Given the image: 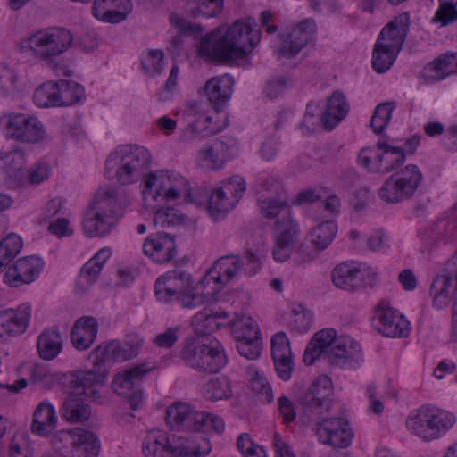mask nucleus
Returning a JSON list of instances; mask_svg holds the SVG:
<instances>
[{"instance_id": "30", "label": "nucleus", "mask_w": 457, "mask_h": 457, "mask_svg": "<svg viewBox=\"0 0 457 457\" xmlns=\"http://www.w3.org/2000/svg\"><path fill=\"white\" fill-rule=\"evenodd\" d=\"M154 369L150 363H140L113 376L112 387L120 395H129L137 384Z\"/></svg>"}, {"instance_id": "2", "label": "nucleus", "mask_w": 457, "mask_h": 457, "mask_svg": "<svg viewBox=\"0 0 457 457\" xmlns=\"http://www.w3.org/2000/svg\"><path fill=\"white\" fill-rule=\"evenodd\" d=\"M191 186L186 177L170 170L145 172L140 183L143 210H154L166 203L191 201Z\"/></svg>"}, {"instance_id": "62", "label": "nucleus", "mask_w": 457, "mask_h": 457, "mask_svg": "<svg viewBox=\"0 0 457 457\" xmlns=\"http://www.w3.org/2000/svg\"><path fill=\"white\" fill-rule=\"evenodd\" d=\"M393 110L391 103H383L376 107L370 120V126L376 134L381 133L388 125Z\"/></svg>"}, {"instance_id": "20", "label": "nucleus", "mask_w": 457, "mask_h": 457, "mask_svg": "<svg viewBox=\"0 0 457 457\" xmlns=\"http://www.w3.org/2000/svg\"><path fill=\"white\" fill-rule=\"evenodd\" d=\"M278 182L270 178L262 181L257 190L258 202L262 214L270 219L277 218L279 215H290L287 202L280 196L275 198V195L278 194Z\"/></svg>"}, {"instance_id": "36", "label": "nucleus", "mask_w": 457, "mask_h": 457, "mask_svg": "<svg viewBox=\"0 0 457 457\" xmlns=\"http://www.w3.org/2000/svg\"><path fill=\"white\" fill-rule=\"evenodd\" d=\"M453 74H457V53L441 54L422 71V77L427 81H437Z\"/></svg>"}, {"instance_id": "21", "label": "nucleus", "mask_w": 457, "mask_h": 457, "mask_svg": "<svg viewBox=\"0 0 457 457\" xmlns=\"http://www.w3.org/2000/svg\"><path fill=\"white\" fill-rule=\"evenodd\" d=\"M31 305L28 303L19 305L14 310L0 313V342H5L12 337L23 334L30 322Z\"/></svg>"}, {"instance_id": "48", "label": "nucleus", "mask_w": 457, "mask_h": 457, "mask_svg": "<svg viewBox=\"0 0 457 457\" xmlns=\"http://www.w3.org/2000/svg\"><path fill=\"white\" fill-rule=\"evenodd\" d=\"M148 211L154 212L153 221L157 228L168 229L182 225L187 220V216L172 207H163L162 205L154 210Z\"/></svg>"}, {"instance_id": "4", "label": "nucleus", "mask_w": 457, "mask_h": 457, "mask_svg": "<svg viewBox=\"0 0 457 457\" xmlns=\"http://www.w3.org/2000/svg\"><path fill=\"white\" fill-rule=\"evenodd\" d=\"M152 162V154L146 147L120 145L108 155L104 175L109 179H115L119 184L130 185L142 179Z\"/></svg>"}, {"instance_id": "6", "label": "nucleus", "mask_w": 457, "mask_h": 457, "mask_svg": "<svg viewBox=\"0 0 457 457\" xmlns=\"http://www.w3.org/2000/svg\"><path fill=\"white\" fill-rule=\"evenodd\" d=\"M456 415L434 404L422 405L412 411L405 420L409 432L425 442L436 440L450 431L456 423Z\"/></svg>"}, {"instance_id": "52", "label": "nucleus", "mask_w": 457, "mask_h": 457, "mask_svg": "<svg viewBox=\"0 0 457 457\" xmlns=\"http://www.w3.org/2000/svg\"><path fill=\"white\" fill-rule=\"evenodd\" d=\"M398 53V51L377 41L372 54L374 70L379 73L386 71L394 63Z\"/></svg>"}, {"instance_id": "9", "label": "nucleus", "mask_w": 457, "mask_h": 457, "mask_svg": "<svg viewBox=\"0 0 457 457\" xmlns=\"http://www.w3.org/2000/svg\"><path fill=\"white\" fill-rule=\"evenodd\" d=\"M51 445L63 457H97L101 447L94 433L81 428L57 431Z\"/></svg>"}, {"instance_id": "15", "label": "nucleus", "mask_w": 457, "mask_h": 457, "mask_svg": "<svg viewBox=\"0 0 457 457\" xmlns=\"http://www.w3.org/2000/svg\"><path fill=\"white\" fill-rule=\"evenodd\" d=\"M106 380V372L91 369L79 370L69 374L70 394L84 399L96 400Z\"/></svg>"}, {"instance_id": "19", "label": "nucleus", "mask_w": 457, "mask_h": 457, "mask_svg": "<svg viewBox=\"0 0 457 457\" xmlns=\"http://www.w3.org/2000/svg\"><path fill=\"white\" fill-rule=\"evenodd\" d=\"M378 330L385 337H405L410 331V323L388 303L380 302L375 312Z\"/></svg>"}, {"instance_id": "47", "label": "nucleus", "mask_w": 457, "mask_h": 457, "mask_svg": "<svg viewBox=\"0 0 457 457\" xmlns=\"http://www.w3.org/2000/svg\"><path fill=\"white\" fill-rule=\"evenodd\" d=\"M27 89L20 73L14 70L0 66V92L7 96H15Z\"/></svg>"}, {"instance_id": "42", "label": "nucleus", "mask_w": 457, "mask_h": 457, "mask_svg": "<svg viewBox=\"0 0 457 457\" xmlns=\"http://www.w3.org/2000/svg\"><path fill=\"white\" fill-rule=\"evenodd\" d=\"M300 227L291 215L278 219L273 229L274 242L295 246L299 240Z\"/></svg>"}, {"instance_id": "23", "label": "nucleus", "mask_w": 457, "mask_h": 457, "mask_svg": "<svg viewBox=\"0 0 457 457\" xmlns=\"http://www.w3.org/2000/svg\"><path fill=\"white\" fill-rule=\"evenodd\" d=\"M229 314L227 311L216 307L206 306L191 318L190 326L197 336H205L227 327Z\"/></svg>"}, {"instance_id": "13", "label": "nucleus", "mask_w": 457, "mask_h": 457, "mask_svg": "<svg viewBox=\"0 0 457 457\" xmlns=\"http://www.w3.org/2000/svg\"><path fill=\"white\" fill-rule=\"evenodd\" d=\"M318 441L334 449H345L353 440L354 433L344 418L324 419L316 425Z\"/></svg>"}, {"instance_id": "8", "label": "nucleus", "mask_w": 457, "mask_h": 457, "mask_svg": "<svg viewBox=\"0 0 457 457\" xmlns=\"http://www.w3.org/2000/svg\"><path fill=\"white\" fill-rule=\"evenodd\" d=\"M72 44L71 32L62 28H48L38 30L22 39L20 49L30 52L38 60L50 62L54 57L66 52Z\"/></svg>"}, {"instance_id": "49", "label": "nucleus", "mask_w": 457, "mask_h": 457, "mask_svg": "<svg viewBox=\"0 0 457 457\" xmlns=\"http://www.w3.org/2000/svg\"><path fill=\"white\" fill-rule=\"evenodd\" d=\"M246 377L253 391L262 402L270 403L273 400L271 386L262 371L250 365L246 370Z\"/></svg>"}, {"instance_id": "17", "label": "nucleus", "mask_w": 457, "mask_h": 457, "mask_svg": "<svg viewBox=\"0 0 457 457\" xmlns=\"http://www.w3.org/2000/svg\"><path fill=\"white\" fill-rule=\"evenodd\" d=\"M457 291V264L449 262L441 274L433 280L429 294L436 309L446 308Z\"/></svg>"}, {"instance_id": "11", "label": "nucleus", "mask_w": 457, "mask_h": 457, "mask_svg": "<svg viewBox=\"0 0 457 457\" xmlns=\"http://www.w3.org/2000/svg\"><path fill=\"white\" fill-rule=\"evenodd\" d=\"M246 190V182L239 175L222 180L211 191L207 210L214 220L223 219L242 199Z\"/></svg>"}, {"instance_id": "63", "label": "nucleus", "mask_w": 457, "mask_h": 457, "mask_svg": "<svg viewBox=\"0 0 457 457\" xmlns=\"http://www.w3.org/2000/svg\"><path fill=\"white\" fill-rule=\"evenodd\" d=\"M355 275L356 290L364 287L373 286L378 278V272L377 269L366 262H355Z\"/></svg>"}, {"instance_id": "55", "label": "nucleus", "mask_w": 457, "mask_h": 457, "mask_svg": "<svg viewBox=\"0 0 457 457\" xmlns=\"http://www.w3.org/2000/svg\"><path fill=\"white\" fill-rule=\"evenodd\" d=\"M51 173V163L46 160H39L24 172V186L39 185L47 180Z\"/></svg>"}, {"instance_id": "37", "label": "nucleus", "mask_w": 457, "mask_h": 457, "mask_svg": "<svg viewBox=\"0 0 457 457\" xmlns=\"http://www.w3.org/2000/svg\"><path fill=\"white\" fill-rule=\"evenodd\" d=\"M348 112L349 104L345 96L341 92L336 91L328 98L327 109L320 120L327 129H332L345 118Z\"/></svg>"}, {"instance_id": "35", "label": "nucleus", "mask_w": 457, "mask_h": 457, "mask_svg": "<svg viewBox=\"0 0 457 457\" xmlns=\"http://www.w3.org/2000/svg\"><path fill=\"white\" fill-rule=\"evenodd\" d=\"M225 162V145L220 141L205 144L195 154L196 166L204 170H218Z\"/></svg>"}, {"instance_id": "38", "label": "nucleus", "mask_w": 457, "mask_h": 457, "mask_svg": "<svg viewBox=\"0 0 457 457\" xmlns=\"http://www.w3.org/2000/svg\"><path fill=\"white\" fill-rule=\"evenodd\" d=\"M24 154L19 151L0 153V164H3L7 174L9 183L13 187H24L25 165Z\"/></svg>"}, {"instance_id": "58", "label": "nucleus", "mask_w": 457, "mask_h": 457, "mask_svg": "<svg viewBox=\"0 0 457 457\" xmlns=\"http://www.w3.org/2000/svg\"><path fill=\"white\" fill-rule=\"evenodd\" d=\"M195 422L196 424L194 432L221 433L225 427L220 417L203 411L197 412Z\"/></svg>"}, {"instance_id": "12", "label": "nucleus", "mask_w": 457, "mask_h": 457, "mask_svg": "<svg viewBox=\"0 0 457 457\" xmlns=\"http://www.w3.org/2000/svg\"><path fill=\"white\" fill-rule=\"evenodd\" d=\"M422 180L420 169L413 164L389 176L383 183L379 196L387 203H399L411 198Z\"/></svg>"}, {"instance_id": "45", "label": "nucleus", "mask_w": 457, "mask_h": 457, "mask_svg": "<svg viewBox=\"0 0 457 457\" xmlns=\"http://www.w3.org/2000/svg\"><path fill=\"white\" fill-rule=\"evenodd\" d=\"M331 278L337 288L356 291L355 262L337 264L332 270Z\"/></svg>"}, {"instance_id": "54", "label": "nucleus", "mask_w": 457, "mask_h": 457, "mask_svg": "<svg viewBox=\"0 0 457 457\" xmlns=\"http://www.w3.org/2000/svg\"><path fill=\"white\" fill-rule=\"evenodd\" d=\"M22 246L21 237L15 234L8 235L0 242V270L21 252Z\"/></svg>"}, {"instance_id": "46", "label": "nucleus", "mask_w": 457, "mask_h": 457, "mask_svg": "<svg viewBox=\"0 0 457 457\" xmlns=\"http://www.w3.org/2000/svg\"><path fill=\"white\" fill-rule=\"evenodd\" d=\"M230 328L235 338L250 337L261 335V330L256 320L245 312L236 313L227 325Z\"/></svg>"}, {"instance_id": "27", "label": "nucleus", "mask_w": 457, "mask_h": 457, "mask_svg": "<svg viewBox=\"0 0 457 457\" xmlns=\"http://www.w3.org/2000/svg\"><path fill=\"white\" fill-rule=\"evenodd\" d=\"M316 31L312 20H304L292 29L287 37L282 38L278 51L279 56L292 57L297 54L309 42Z\"/></svg>"}, {"instance_id": "25", "label": "nucleus", "mask_w": 457, "mask_h": 457, "mask_svg": "<svg viewBox=\"0 0 457 457\" xmlns=\"http://www.w3.org/2000/svg\"><path fill=\"white\" fill-rule=\"evenodd\" d=\"M143 253L154 262H170L177 253L175 237L167 233L150 235L143 244Z\"/></svg>"}, {"instance_id": "14", "label": "nucleus", "mask_w": 457, "mask_h": 457, "mask_svg": "<svg viewBox=\"0 0 457 457\" xmlns=\"http://www.w3.org/2000/svg\"><path fill=\"white\" fill-rule=\"evenodd\" d=\"M44 267V261L37 255L21 257L7 268L3 281L12 287L29 285L39 277Z\"/></svg>"}, {"instance_id": "32", "label": "nucleus", "mask_w": 457, "mask_h": 457, "mask_svg": "<svg viewBox=\"0 0 457 457\" xmlns=\"http://www.w3.org/2000/svg\"><path fill=\"white\" fill-rule=\"evenodd\" d=\"M330 361L339 365L354 368L361 361L360 345L349 336H339L336 340Z\"/></svg>"}, {"instance_id": "64", "label": "nucleus", "mask_w": 457, "mask_h": 457, "mask_svg": "<svg viewBox=\"0 0 457 457\" xmlns=\"http://www.w3.org/2000/svg\"><path fill=\"white\" fill-rule=\"evenodd\" d=\"M270 349L273 359L292 357L289 339L284 332H278L271 337Z\"/></svg>"}, {"instance_id": "33", "label": "nucleus", "mask_w": 457, "mask_h": 457, "mask_svg": "<svg viewBox=\"0 0 457 457\" xmlns=\"http://www.w3.org/2000/svg\"><path fill=\"white\" fill-rule=\"evenodd\" d=\"M57 424L58 416L54 405L48 400L39 403L33 412L32 433L47 436L56 428Z\"/></svg>"}, {"instance_id": "44", "label": "nucleus", "mask_w": 457, "mask_h": 457, "mask_svg": "<svg viewBox=\"0 0 457 457\" xmlns=\"http://www.w3.org/2000/svg\"><path fill=\"white\" fill-rule=\"evenodd\" d=\"M55 85L58 107L73 105L84 98V88L75 81L61 79Z\"/></svg>"}, {"instance_id": "61", "label": "nucleus", "mask_w": 457, "mask_h": 457, "mask_svg": "<svg viewBox=\"0 0 457 457\" xmlns=\"http://www.w3.org/2000/svg\"><path fill=\"white\" fill-rule=\"evenodd\" d=\"M204 395L212 401L227 399L231 395L230 385L224 378L212 379L205 386Z\"/></svg>"}, {"instance_id": "24", "label": "nucleus", "mask_w": 457, "mask_h": 457, "mask_svg": "<svg viewBox=\"0 0 457 457\" xmlns=\"http://www.w3.org/2000/svg\"><path fill=\"white\" fill-rule=\"evenodd\" d=\"M332 391L329 378L319 376L302 396V402L317 415L324 414L330 408Z\"/></svg>"}, {"instance_id": "56", "label": "nucleus", "mask_w": 457, "mask_h": 457, "mask_svg": "<svg viewBox=\"0 0 457 457\" xmlns=\"http://www.w3.org/2000/svg\"><path fill=\"white\" fill-rule=\"evenodd\" d=\"M236 347L241 356L248 360H256L262 351V340L261 335L236 339Z\"/></svg>"}, {"instance_id": "1", "label": "nucleus", "mask_w": 457, "mask_h": 457, "mask_svg": "<svg viewBox=\"0 0 457 457\" xmlns=\"http://www.w3.org/2000/svg\"><path fill=\"white\" fill-rule=\"evenodd\" d=\"M261 30L252 17L220 25L204 36L197 50L208 62H234L247 57L259 45Z\"/></svg>"}, {"instance_id": "22", "label": "nucleus", "mask_w": 457, "mask_h": 457, "mask_svg": "<svg viewBox=\"0 0 457 457\" xmlns=\"http://www.w3.org/2000/svg\"><path fill=\"white\" fill-rule=\"evenodd\" d=\"M145 457H182L183 448L172 443L169 434L161 429H151L142 442Z\"/></svg>"}, {"instance_id": "3", "label": "nucleus", "mask_w": 457, "mask_h": 457, "mask_svg": "<svg viewBox=\"0 0 457 457\" xmlns=\"http://www.w3.org/2000/svg\"><path fill=\"white\" fill-rule=\"evenodd\" d=\"M155 295L159 301H176L182 308L195 309L216 298L209 283L196 282L190 274L171 270L159 277L154 285Z\"/></svg>"}, {"instance_id": "29", "label": "nucleus", "mask_w": 457, "mask_h": 457, "mask_svg": "<svg viewBox=\"0 0 457 457\" xmlns=\"http://www.w3.org/2000/svg\"><path fill=\"white\" fill-rule=\"evenodd\" d=\"M338 337L333 328H324L316 332L304 351V363L312 365L320 357H326L330 360L336 340H337Z\"/></svg>"}, {"instance_id": "41", "label": "nucleus", "mask_w": 457, "mask_h": 457, "mask_svg": "<svg viewBox=\"0 0 457 457\" xmlns=\"http://www.w3.org/2000/svg\"><path fill=\"white\" fill-rule=\"evenodd\" d=\"M62 418L71 423H80L87 420L91 414L88 404L79 396L70 394L63 401L61 409Z\"/></svg>"}, {"instance_id": "34", "label": "nucleus", "mask_w": 457, "mask_h": 457, "mask_svg": "<svg viewBox=\"0 0 457 457\" xmlns=\"http://www.w3.org/2000/svg\"><path fill=\"white\" fill-rule=\"evenodd\" d=\"M97 332V320L90 316H83L75 321L71 328V344L77 350L85 351L92 345Z\"/></svg>"}, {"instance_id": "10", "label": "nucleus", "mask_w": 457, "mask_h": 457, "mask_svg": "<svg viewBox=\"0 0 457 457\" xmlns=\"http://www.w3.org/2000/svg\"><path fill=\"white\" fill-rule=\"evenodd\" d=\"M187 126L184 129L182 138L194 141L198 137L218 133L228 124L227 113L217 107L198 105L187 111Z\"/></svg>"}, {"instance_id": "59", "label": "nucleus", "mask_w": 457, "mask_h": 457, "mask_svg": "<svg viewBox=\"0 0 457 457\" xmlns=\"http://www.w3.org/2000/svg\"><path fill=\"white\" fill-rule=\"evenodd\" d=\"M164 56L159 50H147L141 55V65L144 71L154 76L160 73L164 67Z\"/></svg>"}, {"instance_id": "16", "label": "nucleus", "mask_w": 457, "mask_h": 457, "mask_svg": "<svg viewBox=\"0 0 457 457\" xmlns=\"http://www.w3.org/2000/svg\"><path fill=\"white\" fill-rule=\"evenodd\" d=\"M242 261L234 255L223 256L218 259L204 277V282L209 283L215 295L225 286L236 278L242 271Z\"/></svg>"}, {"instance_id": "18", "label": "nucleus", "mask_w": 457, "mask_h": 457, "mask_svg": "<svg viewBox=\"0 0 457 457\" xmlns=\"http://www.w3.org/2000/svg\"><path fill=\"white\" fill-rule=\"evenodd\" d=\"M6 126L11 137L25 143L38 142L46 135L41 121L37 117L25 113L11 114Z\"/></svg>"}, {"instance_id": "5", "label": "nucleus", "mask_w": 457, "mask_h": 457, "mask_svg": "<svg viewBox=\"0 0 457 457\" xmlns=\"http://www.w3.org/2000/svg\"><path fill=\"white\" fill-rule=\"evenodd\" d=\"M120 218L117 193L112 188H101L86 209L81 228L89 238L103 237L110 234Z\"/></svg>"}, {"instance_id": "57", "label": "nucleus", "mask_w": 457, "mask_h": 457, "mask_svg": "<svg viewBox=\"0 0 457 457\" xmlns=\"http://www.w3.org/2000/svg\"><path fill=\"white\" fill-rule=\"evenodd\" d=\"M358 162L370 171L382 172V156L378 144L376 147L362 148L358 155Z\"/></svg>"}, {"instance_id": "60", "label": "nucleus", "mask_w": 457, "mask_h": 457, "mask_svg": "<svg viewBox=\"0 0 457 457\" xmlns=\"http://www.w3.org/2000/svg\"><path fill=\"white\" fill-rule=\"evenodd\" d=\"M312 323V315L309 311L303 309L302 306H298L292 311L289 320V327L292 331L298 334H304L311 329Z\"/></svg>"}, {"instance_id": "28", "label": "nucleus", "mask_w": 457, "mask_h": 457, "mask_svg": "<svg viewBox=\"0 0 457 457\" xmlns=\"http://www.w3.org/2000/svg\"><path fill=\"white\" fill-rule=\"evenodd\" d=\"M132 8L130 0H94L91 12L99 21L116 24L123 21Z\"/></svg>"}, {"instance_id": "53", "label": "nucleus", "mask_w": 457, "mask_h": 457, "mask_svg": "<svg viewBox=\"0 0 457 457\" xmlns=\"http://www.w3.org/2000/svg\"><path fill=\"white\" fill-rule=\"evenodd\" d=\"M55 81L48 80L37 87L33 94L34 104L41 108L58 107Z\"/></svg>"}, {"instance_id": "26", "label": "nucleus", "mask_w": 457, "mask_h": 457, "mask_svg": "<svg viewBox=\"0 0 457 457\" xmlns=\"http://www.w3.org/2000/svg\"><path fill=\"white\" fill-rule=\"evenodd\" d=\"M312 216L317 224L308 231L305 240L311 245L312 252L320 253L336 238L337 224L333 220H325V216L321 214L313 213Z\"/></svg>"}, {"instance_id": "51", "label": "nucleus", "mask_w": 457, "mask_h": 457, "mask_svg": "<svg viewBox=\"0 0 457 457\" xmlns=\"http://www.w3.org/2000/svg\"><path fill=\"white\" fill-rule=\"evenodd\" d=\"M382 156V172H389L405 161V154L403 148L393 145L387 142H378Z\"/></svg>"}, {"instance_id": "43", "label": "nucleus", "mask_w": 457, "mask_h": 457, "mask_svg": "<svg viewBox=\"0 0 457 457\" xmlns=\"http://www.w3.org/2000/svg\"><path fill=\"white\" fill-rule=\"evenodd\" d=\"M233 79L225 74L210 79L204 86V93L212 103L228 100L232 93Z\"/></svg>"}, {"instance_id": "7", "label": "nucleus", "mask_w": 457, "mask_h": 457, "mask_svg": "<svg viewBox=\"0 0 457 457\" xmlns=\"http://www.w3.org/2000/svg\"><path fill=\"white\" fill-rule=\"evenodd\" d=\"M180 356L187 366L210 373L220 371L228 361L223 345L215 337L187 338Z\"/></svg>"}, {"instance_id": "39", "label": "nucleus", "mask_w": 457, "mask_h": 457, "mask_svg": "<svg viewBox=\"0 0 457 457\" xmlns=\"http://www.w3.org/2000/svg\"><path fill=\"white\" fill-rule=\"evenodd\" d=\"M63 340L57 328L44 330L37 337V350L41 359L52 361L62 352Z\"/></svg>"}, {"instance_id": "40", "label": "nucleus", "mask_w": 457, "mask_h": 457, "mask_svg": "<svg viewBox=\"0 0 457 457\" xmlns=\"http://www.w3.org/2000/svg\"><path fill=\"white\" fill-rule=\"evenodd\" d=\"M197 412L193 411L187 403L178 402L168 407L166 420L171 426H182L185 429L194 432L196 424L195 418Z\"/></svg>"}, {"instance_id": "50", "label": "nucleus", "mask_w": 457, "mask_h": 457, "mask_svg": "<svg viewBox=\"0 0 457 457\" xmlns=\"http://www.w3.org/2000/svg\"><path fill=\"white\" fill-rule=\"evenodd\" d=\"M116 340L104 342L98 345L90 353L89 358L93 362V369L98 372L102 370V366L116 362Z\"/></svg>"}, {"instance_id": "31", "label": "nucleus", "mask_w": 457, "mask_h": 457, "mask_svg": "<svg viewBox=\"0 0 457 457\" xmlns=\"http://www.w3.org/2000/svg\"><path fill=\"white\" fill-rule=\"evenodd\" d=\"M410 16L400 13L388 22L381 30L377 41L400 52L409 29Z\"/></svg>"}]
</instances>
